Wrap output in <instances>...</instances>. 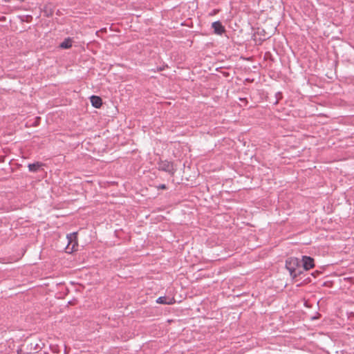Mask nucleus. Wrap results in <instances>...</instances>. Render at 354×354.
Segmentation results:
<instances>
[{"label":"nucleus","instance_id":"nucleus-1","mask_svg":"<svg viewBox=\"0 0 354 354\" xmlns=\"http://www.w3.org/2000/svg\"><path fill=\"white\" fill-rule=\"evenodd\" d=\"M286 266H315V261L308 256H302L301 259L290 257L286 260Z\"/></svg>","mask_w":354,"mask_h":354},{"label":"nucleus","instance_id":"nucleus-2","mask_svg":"<svg viewBox=\"0 0 354 354\" xmlns=\"http://www.w3.org/2000/svg\"><path fill=\"white\" fill-rule=\"evenodd\" d=\"M314 267H285L292 279L299 278L301 280L305 276V272L309 271Z\"/></svg>","mask_w":354,"mask_h":354},{"label":"nucleus","instance_id":"nucleus-3","mask_svg":"<svg viewBox=\"0 0 354 354\" xmlns=\"http://www.w3.org/2000/svg\"><path fill=\"white\" fill-rule=\"evenodd\" d=\"M67 245L65 248L66 253L71 254L77 250L78 243L77 240V232L71 233L67 235Z\"/></svg>","mask_w":354,"mask_h":354},{"label":"nucleus","instance_id":"nucleus-4","mask_svg":"<svg viewBox=\"0 0 354 354\" xmlns=\"http://www.w3.org/2000/svg\"><path fill=\"white\" fill-rule=\"evenodd\" d=\"M158 168L160 170L166 171L172 175L175 173L173 163L167 160L161 161L158 164Z\"/></svg>","mask_w":354,"mask_h":354},{"label":"nucleus","instance_id":"nucleus-5","mask_svg":"<svg viewBox=\"0 0 354 354\" xmlns=\"http://www.w3.org/2000/svg\"><path fill=\"white\" fill-rule=\"evenodd\" d=\"M212 27L214 29V32L218 35H221L223 32H225V28L219 21L213 22L212 24Z\"/></svg>","mask_w":354,"mask_h":354},{"label":"nucleus","instance_id":"nucleus-6","mask_svg":"<svg viewBox=\"0 0 354 354\" xmlns=\"http://www.w3.org/2000/svg\"><path fill=\"white\" fill-rule=\"evenodd\" d=\"M91 104L95 108H100L102 104V100L101 97H100L98 96H95V95H92L91 97Z\"/></svg>","mask_w":354,"mask_h":354},{"label":"nucleus","instance_id":"nucleus-7","mask_svg":"<svg viewBox=\"0 0 354 354\" xmlns=\"http://www.w3.org/2000/svg\"><path fill=\"white\" fill-rule=\"evenodd\" d=\"M174 299H170L167 297H160L158 298L156 302L161 304H171Z\"/></svg>","mask_w":354,"mask_h":354},{"label":"nucleus","instance_id":"nucleus-8","mask_svg":"<svg viewBox=\"0 0 354 354\" xmlns=\"http://www.w3.org/2000/svg\"><path fill=\"white\" fill-rule=\"evenodd\" d=\"M61 48L67 49L72 46V41L71 39H66L63 42L60 44L59 46Z\"/></svg>","mask_w":354,"mask_h":354},{"label":"nucleus","instance_id":"nucleus-9","mask_svg":"<svg viewBox=\"0 0 354 354\" xmlns=\"http://www.w3.org/2000/svg\"><path fill=\"white\" fill-rule=\"evenodd\" d=\"M41 166V164L39 163V162H35V163H32V164H29L28 165V169L30 171H32V172H35L37 171L39 168Z\"/></svg>","mask_w":354,"mask_h":354},{"label":"nucleus","instance_id":"nucleus-10","mask_svg":"<svg viewBox=\"0 0 354 354\" xmlns=\"http://www.w3.org/2000/svg\"><path fill=\"white\" fill-rule=\"evenodd\" d=\"M158 188L159 189H166V185L165 184L160 185L158 186Z\"/></svg>","mask_w":354,"mask_h":354}]
</instances>
